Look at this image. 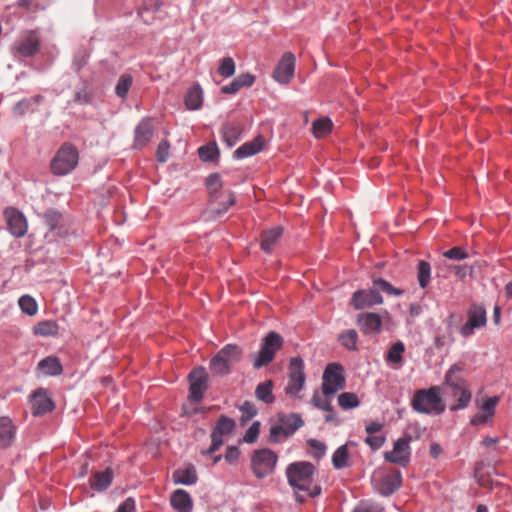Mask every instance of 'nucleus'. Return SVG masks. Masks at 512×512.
<instances>
[{
	"instance_id": "1",
	"label": "nucleus",
	"mask_w": 512,
	"mask_h": 512,
	"mask_svg": "<svg viewBox=\"0 0 512 512\" xmlns=\"http://www.w3.org/2000/svg\"><path fill=\"white\" fill-rule=\"evenodd\" d=\"M314 472V465L306 461L291 463L286 468L288 483L295 490L296 500L300 503L304 502L305 498L298 493L299 491L307 493L310 497L321 494V487L312 484Z\"/></svg>"
},
{
	"instance_id": "2",
	"label": "nucleus",
	"mask_w": 512,
	"mask_h": 512,
	"mask_svg": "<svg viewBox=\"0 0 512 512\" xmlns=\"http://www.w3.org/2000/svg\"><path fill=\"white\" fill-rule=\"evenodd\" d=\"M414 411L421 414L439 415L445 411V403L441 396L439 386H432L428 389H419L414 393L411 400Z\"/></svg>"
},
{
	"instance_id": "3",
	"label": "nucleus",
	"mask_w": 512,
	"mask_h": 512,
	"mask_svg": "<svg viewBox=\"0 0 512 512\" xmlns=\"http://www.w3.org/2000/svg\"><path fill=\"white\" fill-rule=\"evenodd\" d=\"M242 349L235 344L225 345L209 363V369L216 376H225L231 372L232 365L241 360Z\"/></svg>"
},
{
	"instance_id": "4",
	"label": "nucleus",
	"mask_w": 512,
	"mask_h": 512,
	"mask_svg": "<svg viewBox=\"0 0 512 512\" xmlns=\"http://www.w3.org/2000/svg\"><path fill=\"white\" fill-rule=\"evenodd\" d=\"M210 193V206L213 213L223 214L235 203L231 192H221L222 180L219 174H211L206 180Z\"/></svg>"
},
{
	"instance_id": "5",
	"label": "nucleus",
	"mask_w": 512,
	"mask_h": 512,
	"mask_svg": "<svg viewBox=\"0 0 512 512\" xmlns=\"http://www.w3.org/2000/svg\"><path fill=\"white\" fill-rule=\"evenodd\" d=\"M79 161V153L71 143H64L51 160L50 169L54 175L64 176L72 172Z\"/></svg>"
},
{
	"instance_id": "6",
	"label": "nucleus",
	"mask_w": 512,
	"mask_h": 512,
	"mask_svg": "<svg viewBox=\"0 0 512 512\" xmlns=\"http://www.w3.org/2000/svg\"><path fill=\"white\" fill-rule=\"evenodd\" d=\"M284 344L283 337L277 332H269L263 339L260 350L254 355L253 367L260 369L270 364Z\"/></svg>"
},
{
	"instance_id": "7",
	"label": "nucleus",
	"mask_w": 512,
	"mask_h": 512,
	"mask_svg": "<svg viewBox=\"0 0 512 512\" xmlns=\"http://www.w3.org/2000/svg\"><path fill=\"white\" fill-rule=\"evenodd\" d=\"M345 384L343 367L338 363L328 364L322 376L321 389L324 396H333L339 390L344 389Z\"/></svg>"
},
{
	"instance_id": "8",
	"label": "nucleus",
	"mask_w": 512,
	"mask_h": 512,
	"mask_svg": "<svg viewBox=\"0 0 512 512\" xmlns=\"http://www.w3.org/2000/svg\"><path fill=\"white\" fill-rule=\"evenodd\" d=\"M278 457L270 449L256 450L251 458V468L254 475L262 479L273 473Z\"/></svg>"
},
{
	"instance_id": "9",
	"label": "nucleus",
	"mask_w": 512,
	"mask_h": 512,
	"mask_svg": "<svg viewBox=\"0 0 512 512\" xmlns=\"http://www.w3.org/2000/svg\"><path fill=\"white\" fill-rule=\"evenodd\" d=\"M304 361L300 357L290 359L288 383L285 393L292 397H299V392L304 388L306 377L304 373Z\"/></svg>"
},
{
	"instance_id": "10",
	"label": "nucleus",
	"mask_w": 512,
	"mask_h": 512,
	"mask_svg": "<svg viewBox=\"0 0 512 512\" xmlns=\"http://www.w3.org/2000/svg\"><path fill=\"white\" fill-rule=\"evenodd\" d=\"M411 436L405 435L394 442L393 449L385 452L384 458L386 461L405 467L410 462L411 449L410 441Z\"/></svg>"
},
{
	"instance_id": "11",
	"label": "nucleus",
	"mask_w": 512,
	"mask_h": 512,
	"mask_svg": "<svg viewBox=\"0 0 512 512\" xmlns=\"http://www.w3.org/2000/svg\"><path fill=\"white\" fill-rule=\"evenodd\" d=\"M7 229L16 238L24 237L28 231V222L24 214L14 207H7L3 211Z\"/></svg>"
},
{
	"instance_id": "12",
	"label": "nucleus",
	"mask_w": 512,
	"mask_h": 512,
	"mask_svg": "<svg viewBox=\"0 0 512 512\" xmlns=\"http://www.w3.org/2000/svg\"><path fill=\"white\" fill-rule=\"evenodd\" d=\"M14 51L21 57H32L40 49V39L35 30L25 31L14 43Z\"/></svg>"
},
{
	"instance_id": "13",
	"label": "nucleus",
	"mask_w": 512,
	"mask_h": 512,
	"mask_svg": "<svg viewBox=\"0 0 512 512\" xmlns=\"http://www.w3.org/2000/svg\"><path fill=\"white\" fill-rule=\"evenodd\" d=\"M235 425L236 424L233 419L225 415H221L211 434L212 444L205 453L212 454L217 451L223 444V437L231 434Z\"/></svg>"
},
{
	"instance_id": "14",
	"label": "nucleus",
	"mask_w": 512,
	"mask_h": 512,
	"mask_svg": "<svg viewBox=\"0 0 512 512\" xmlns=\"http://www.w3.org/2000/svg\"><path fill=\"white\" fill-rule=\"evenodd\" d=\"M208 376L204 367H198L192 370L189 374L190 382V398L194 402L202 400L205 391L207 390Z\"/></svg>"
},
{
	"instance_id": "15",
	"label": "nucleus",
	"mask_w": 512,
	"mask_h": 512,
	"mask_svg": "<svg viewBox=\"0 0 512 512\" xmlns=\"http://www.w3.org/2000/svg\"><path fill=\"white\" fill-rule=\"evenodd\" d=\"M351 305L356 310H362L365 308H370L375 305H380L383 303V297L380 295L379 291L375 288L367 289V290H358L353 293L351 301Z\"/></svg>"
},
{
	"instance_id": "16",
	"label": "nucleus",
	"mask_w": 512,
	"mask_h": 512,
	"mask_svg": "<svg viewBox=\"0 0 512 512\" xmlns=\"http://www.w3.org/2000/svg\"><path fill=\"white\" fill-rule=\"evenodd\" d=\"M295 57L292 53H285L273 72L274 79L281 84H288L294 75Z\"/></svg>"
},
{
	"instance_id": "17",
	"label": "nucleus",
	"mask_w": 512,
	"mask_h": 512,
	"mask_svg": "<svg viewBox=\"0 0 512 512\" xmlns=\"http://www.w3.org/2000/svg\"><path fill=\"white\" fill-rule=\"evenodd\" d=\"M154 134V126L151 118H143L136 126L134 131V148H144L152 139Z\"/></svg>"
},
{
	"instance_id": "18",
	"label": "nucleus",
	"mask_w": 512,
	"mask_h": 512,
	"mask_svg": "<svg viewBox=\"0 0 512 512\" xmlns=\"http://www.w3.org/2000/svg\"><path fill=\"white\" fill-rule=\"evenodd\" d=\"M356 322L364 334H377L381 331L382 319L377 313H361L357 316Z\"/></svg>"
},
{
	"instance_id": "19",
	"label": "nucleus",
	"mask_w": 512,
	"mask_h": 512,
	"mask_svg": "<svg viewBox=\"0 0 512 512\" xmlns=\"http://www.w3.org/2000/svg\"><path fill=\"white\" fill-rule=\"evenodd\" d=\"M486 324V311L480 306L473 307L468 313V320L461 328V334L465 337L470 336L475 328H480Z\"/></svg>"
},
{
	"instance_id": "20",
	"label": "nucleus",
	"mask_w": 512,
	"mask_h": 512,
	"mask_svg": "<svg viewBox=\"0 0 512 512\" xmlns=\"http://www.w3.org/2000/svg\"><path fill=\"white\" fill-rule=\"evenodd\" d=\"M32 413L41 416L54 408V403L44 389H38L31 395Z\"/></svg>"
},
{
	"instance_id": "21",
	"label": "nucleus",
	"mask_w": 512,
	"mask_h": 512,
	"mask_svg": "<svg viewBox=\"0 0 512 512\" xmlns=\"http://www.w3.org/2000/svg\"><path fill=\"white\" fill-rule=\"evenodd\" d=\"M265 140L263 136H257L254 140L249 141L241 145L234 151V157L236 159H242L245 157L253 156L263 150Z\"/></svg>"
},
{
	"instance_id": "22",
	"label": "nucleus",
	"mask_w": 512,
	"mask_h": 512,
	"mask_svg": "<svg viewBox=\"0 0 512 512\" xmlns=\"http://www.w3.org/2000/svg\"><path fill=\"white\" fill-rule=\"evenodd\" d=\"M16 433V427L11 418L3 416L0 417V448L9 447Z\"/></svg>"
},
{
	"instance_id": "23",
	"label": "nucleus",
	"mask_w": 512,
	"mask_h": 512,
	"mask_svg": "<svg viewBox=\"0 0 512 512\" xmlns=\"http://www.w3.org/2000/svg\"><path fill=\"white\" fill-rule=\"evenodd\" d=\"M170 503L178 512H191L193 507L189 493L182 489H178L172 493Z\"/></svg>"
},
{
	"instance_id": "24",
	"label": "nucleus",
	"mask_w": 512,
	"mask_h": 512,
	"mask_svg": "<svg viewBox=\"0 0 512 512\" xmlns=\"http://www.w3.org/2000/svg\"><path fill=\"white\" fill-rule=\"evenodd\" d=\"M282 233L283 229L280 226L263 231L261 234V249L266 253H270L282 236Z\"/></svg>"
},
{
	"instance_id": "25",
	"label": "nucleus",
	"mask_w": 512,
	"mask_h": 512,
	"mask_svg": "<svg viewBox=\"0 0 512 512\" xmlns=\"http://www.w3.org/2000/svg\"><path fill=\"white\" fill-rule=\"evenodd\" d=\"M113 471L110 468L102 472H96L90 478V486L96 491L106 490L112 483Z\"/></svg>"
},
{
	"instance_id": "26",
	"label": "nucleus",
	"mask_w": 512,
	"mask_h": 512,
	"mask_svg": "<svg viewBox=\"0 0 512 512\" xmlns=\"http://www.w3.org/2000/svg\"><path fill=\"white\" fill-rule=\"evenodd\" d=\"M222 139L228 147H233L239 140L242 128L238 123H227L222 127Z\"/></svg>"
},
{
	"instance_id": "27",
	"label": "nucleus",
	"mask_w": 512,
	"mask_h": 512,
	"mask_svg": "<svg viewBox=\"0 0 512 512\" xmlns=\"http://www.w3.org/2000/svg\"><path fill=\"white\" fill-rule=\"evenodd\" d=\"M401 485V474L399 472L386 475L383 477L379 484V492L382 495L388 496L394 493Z\"/></svg>"
},
{
	"instance_id": "28",
	"label": "nucleus",
	"mask_w": 512,
	"mask_h": 512,
	"mask_svg": "<svg viewBox=\"0 0 512 512\" xmlns=\"http://www.w3.org/2000/svg\"><path fill=\"white\" fill-rule=\"evenodd\" d=\"M202 103L203 91L199 84H195L186 93L185 105L189 110H198Z\"/></svg>"
},
{
	"instance_id": "29",
	"label": "nucleus",
	"mask_w": 512,
	"mask_h": 512,
	"mask_svg": "<svg viewBox=\"0 0 512 512\" xmlns=\"http://www.w3.org/2000/svg\"><path fill=\"white\" fill-rule=\"evenodd\" d=\"M38 368L44 374L56 376L62 373V365L56 357H46L38 363Z\"/></svg>"
},
{
	"instance_id": "30",
	"label": "nucleus",
	"mask_w": 512,
	"mask_h": 512,
	"mask_svg": "<svg viewBox=\"0 0 512 512\" xmlns=\"http://www.w3.org/2000/svg\"><path fill=\"white\" fill-rule=\"evenodd\" d=\"M280 423L285 430V436L294 434L296 430L304 425V421L299 414H290L282 417Z\"/></svg>"
},
{
	"instance_id": "31",
	"label": "nucleus",
	"mask_w": 512,
	"mask_h": 512,
	"mask_svg": "<svg viewBox=\"0 0 512 512\" xmlns=\"http://www.w3.org/2000/svg\"><path fill=\"white\" fill-rule=\"evenodd\" d=\"M59 325L53 320H44L33 327V333L37 336L48 337L57 335Z\"/></svg>"
},
{
	"instance_id": "32",
	"label": "nucleus",
	"mask_w": 512,
	"mask_h": 512,
	"mask_svg": "<svg viewBox=\"0 0 512 512\" xmlns=\"http://www.w3.org/2000/svg\"><path fill=\"white\" fill-rule=\"evenodd\" d=\"M174 481L179 484L191 485L196 483L197 474L193 466L178 469L173 474Z\"/></svg>"
},
{
	"instance_id": "33",
	"label": "nucleus",
	"mask_w": 512,
	"mask_h": 512,
	"mask_svg": "<svg viewBox=\"0 0 512 512\" xmlns=\"http://www.w3.org/2000/svg\"><path fill=\"white\" fill-rule=\"evenodd\" d=\"M351 442H348L342 446H340L332 456V463L335 469H342L349 467L351 465L349 461V453H348V445Z\"/></svg>"
},
{
	"instance_id": "34",
	"label": "nucleus",
	"mask_w": 512,
	"mask_h": 512,
	"mask_svg": "<svg viewBox=\"0 0 512 512\" xmlns=\"http://www.w3.org/2000/svg\"><path fill=\"white\" fill-rule=\"evenodd\" d=\"M338 341L343 347L350 351H356L358 349V334L354 329H348L340 333Z\"/></svg>"
},
{
	"instance_id": "35",
	"label": "nucleus",
	"mask_w": 512,
	"mask_h": 512,
	"mask_svg": "<svg viewBox=\"0 0 512 512\" xmlns=\"http://www.w3.org/2000/svg\"><path fill=\"white\" fill-rule=\"evenodd\" d=\"M332 130V122L329 118L323 117L315 120L312 124V132L316 138L328 135Z\"/></svg>"
},
{
	"instance_id": "36",
	"label": "nucleus",
	"mask_w": 512,
	"mask_h": 512,
	"mask_svg": "<svg viewBox=\"0 0 512 512\" xmlns=\"http://www.w3.org/2000/svg\"><path fill=\"white\" fill-rule=\"evenodd\" d=\"M273 382L271 380H267L263 383L257 385L255 390L256 397L269 404L274 401V397L272 395Z\"/></svg>"
},
{
	"instance_id": "37",
	"label": "nucleus",
	"mask_w": 512,
	"mask_h": 512,
	"mask_svg": "<svg viewBox=\"0 0 512 512\" xmlns=\"http://www.w3.org/2000/svg\"><path fill=\"white\" fill-rule=\"evenodd\" d=\"M431 267L424 260H420L417 265V279L421 288H426L430 283Z\"/></svg>"
},
{
	"instance_id": "38",
	"label": "nucleus",
	"mask_w": 512,
	"mask_h": 512,
	"mask_svg": "<svg viewBox=\"0 0 512 512\" xmlns=\"http://www.w3.org/2000/svg\"><path fill=\"white\" fill-rule=\"evenodd\" d=\"M404 351H405V346L401 341L394 343L390 347V349L386 355V361L388 363H392V364H401L403 361Z\"/></svg>"
},
{
	"instance_id": "39",
	"label": "nucleus",
	"mask_w": 512,
	"mask_h": 512,
	"mask_svg": "<svg viewBox=\"0 0 512 512\" xmlns=\"http://www.w3.org/2000/svg\"><path fill=\"white\" fill-rule=\"evenodd\" d=\"M49 5L48 0H18L17 6L28 11L38 12L45 10Z\"/></svg>"
},
{
	"instance_id": "40",
	"label": "nucleus",
	"mask_w": 512,
	"mask_h": 512,
	"mask_svg": "<svg viewBox=\"0 0 512 512\" xmlns=\"http://www.w3.org/2000/svg\"><path fill=\"white\" fill-rule=\"evenodd\" d=\"M453 395L454 397L457 398L458 403L455 406L451 407V410L464 409L467 407L471 400V393L462 385L456 387L453 390Z\"/></svg>"
},
{
	"instance_id": "41",
	"label": "nucleus",
	"mask_w": 512,
	"mask_h": 512,
	"mask_svg": "<svg viewBox=\"0 0 512 512\" xmlns=\"http://www.w3.org/2000/svg\"><path fill=\"white\" fill-rule=\"evenodd\" d=\"M331 396H324L322 390H316L312 396L311 403L320 410L332 412Z\"/></svg>"
},
{
	"instance_id": "42",
	"label": "nucleus",
	"mask_w": 512,
	"mask_h": 512,
	"mask_svg": "<svg viewBox=\"0 0 512 512\" xmlns=\"http://www.w3.org/2000/svg\"><path fill=\"white\" fill-rule=\"evenodd\" d=\"M338 403L342 409H352L359 406L360 401L355 393L344 392L338 396Z\"/></svg>"
},
{
	"instance_id": "43",
	"label": "nucleus",
	"mask_w": 512,
	"mask_h": 512,
	"mask_svg": "<svg viewBox=\"0 0 512 512\" xmlns=\"http://www.w3.org/2000/svg\"><path fill=\"white\" fill-rule=\"evenodd\" d=\"M133 78L129 74H124L118 80V83L115 87V93L118 97L124 99L126 98L129 89L132 86Z\"/></svg>"
},
{
	"instance_id": "44",
	"label": "nucleus",
	"mask_w": 512,
	"mask_h": 512,
	"mask_svg": "<svg viewBox=\"0 0 512 512\" xmlns=\"http://www.w3.org/2000/svg\"><path fill=\"white\" fill-rule=\"evenodd\" d=\"M198 154L201 160L203 161H213L219 155V149L216 143H210L204 146H201L198 149Z\"/></svg>"
},
{
	"instance_id": "45",
	"label": "nucleus",
	"mask_w": 512,
	"mask_h": 512,
	"mask_svg": "<svg viewBox=\"0 0 512 512\" xmlns=\"http://www.w3.org/2000/svg\"><path fill=\"white\" fill-rule=\"evenodd\" d=\"M462 368L457 364L452 365L445 375V383L449 385L453 390L456 387L462 385L461 379L457 376L461 373Z\"/></svg>"
},
{
	"instance_id": "46",
	"label": "nucleus",
	"mask_w": 512,
	"mask_h": 512,
	"mask_svg": "<svg viewBox=\"0 0 512 512\" xmlns=\"http://www.w3.org/2000/svg\"><path fill=\"white\" fill-rule=\"evenodd\" d=\"M19 306L21 310L29 316L35 315L38 311V305L36 301L29 295L20 297Z\"/></svg>"
},
{
	"instance_id": "47",
	"label": "nucleus",
	"mask_w": 512,
	"mask_h": 512,
	"mask_svg": "<svg viewBox=\"0 0 512 512\" xmlns=\"http://www.w3.org/2000/svg\"><path fill=\"white\" fill-rule=\"evenodd\" d=\"M217 72L224 78H228L235 73V62L231 57L223 58L220 62Z\"/></svg>"
},
{
	"instance_id": "48",
	"label": "nucleus",
	"mask_w": 512,
	"mask_h": 512,
	"mask_svg": "<svg viewBox=\"0 0 512 512\" xmlns=\"http://www.w3.org/2000/svg\"><path fill=\"white\" fill-rule=\"evenodd\" d=\"M373 284L388 295L400 296L403 293L402 290L395 288L392 284L382 278H375L373 280Z\"/></svg>"
},
{
	"instance_id": "49",
	"label": "nucleus",
	"mask_w": 512,
	"mask_h": 512,
	"mask_svg": "<svg viewBox=\"0 0 512 512\" xmlns=\"http://www.w3.org/2000/svg\"><path fill=\"white\" fill-rule=\"evenodd\" d=\"M240 412H241L240 423L242 425H245L248 421H250L257 414L255 405L248 401L244 402L240 406Z\"/></svg>"
},
{
	"instance_id": "50",
	"label": "nucleus",
	"mask_w": 512,
	"mask_h": 512,
	"mask_svg": "<svg viewBox=\"0 0 512 512\" xmlns=\"http://www.w3.org/2000/svg\"><path fill=\"white\" fill-rule=\"evenodd\" d=\"M44 219H45V223L49 227V229L51 231H55L61 225L62 215L55 210H48L44 214Z\"/></svg>"
},
{
	"instance_id": "51",
	"label": "nucleus",
	"mask_w": 512,
	"mask_h": 512,
	"mask_svg": "<svg viewBox=\"0 0 512 512\" xmlns=\"http://www.w3.org/2000/svg\"><path fill=\"white\" fill-rule=\"evenodd\" d=\"M307 444L310 447V454L314 458L320 459L325 455L326 445L323 442L316 440V439H309L307 441Z\"/></svg>"
},
{
	"instance_id": "52",
	"label": "nucleus",
	"mask_w": 512,
	"mask_h": 512,
	"mask_svg": "<svg viewBox=\"0 0 512 512\" xmlns=\"http://www.w3.org/2000/svg\"><path fill=\"white\" fill-rule=\"evenodd\" d=\"M382 511H383V507L380 504L372 502V501H361L353 509V512H382Z\"/></svg>"
},
{
	"instance_id": "53",
	"label": "nucleus",
	"mask_w": 512,
	"mask_h": 512,
	"mask_svg": "<svg viewBox=\"0 0 512 512\" xmlns=\"http://www.w3.org/2000/svg\"><path fill=\"white\" fill-rule=\"evenodd\" d=\"M170 144L166 140H162L156 150V159L160 163H165L169 158Z\"/></svg>"
},
{
	"instance_id": "54",
	"label": "nucleus",
	"mask_w": 512,
	"mask_h": 512,
	"mask_svg": "<svg viewBox=\"0 0 512 512\" xmlns=\"http://www.w3.org/2000/svg\"><path fill=\"white\" fill-rule=\"evenodd\" d=\"M259 432H260V423L254 422L249 427V429L246 431V433L244 435V441L249 444L254 443L259 436Z\"/></svg>"
},
{
	"instance_id": "55",
	"label": "nucleus",
	"mask_w": 512,
	"mask_h": 512,
	"mask_svg": "<svg viewBox=\"0 0 512 512\" xmlns=\"http://www.w3.org/2000/svg\"><path fill=\"white\" fill-rule=\"evenodd\" d=\"M443 256L453 260H463L468 257L467 252L461 247H453L443 253Z\"/></svg>"
},
{
	"instance_id": "56",
	"label": "nucleus",
	"mask_w": 512,
	"mask_h": 512,
	"mask_svg": "<svg viewBox=\"0 0 512 512\" xmlns=\"http://www.w3.org/2000/svg\"><path fill=\"white\" fill-rule=\"evenodd\" d=\"M497 403H498L497 397L488 398L487 400L484 401V403L482 405L483 412L487 413L490 417H492Z\"/></svg>"
},
{
	"instance_id": "57",
	"label": "nucleus",
	"mask_w": 512,
	"mask_h": 512,
	"mask_svg": "<svg viewBox=\"0 0 512 512\" xmlns=\"http://www.w3.org/2000/svg\"><path fill=\"white\" fill-rule=\"evenodd\" d=\"M365 442L374 450L379 449L383 446L385 438L383 436H368Z\"/></svg>"
},
{
	"instance_id": "58",
	"label": "nucleus",
	"mask_w": 512,
	"mask_h": 512,
	"mask_svg": "<svg viewBox=\"0 0 512 512\" xmlns=\"http://www.w3.org/2000/svg\"><path fill=\"white\" fill-rule=\"evenodd\" d=\"M235 80L238 82L241 88L250 87L255 81V77L251 74H241Z\"/></svg>"
},
{
	"instance_id": "59",
	"label": "nucleus",
	"mask_w": 512,
	"mask_h": 512,
	"mask_svg": "<svg viewBox=\"0 0 512 512\" xmlns=\"http://www.w3.org/2000/svg\"><path fill=\"white\" fill-rule=\"evenodd\" d=\"M88 60V54L85 50L78 52L74 57V66L80 70Z\"/></svg>"
},
{
	"instance_id": "60",
	"label": "nucleus",
	"mask_w": 512,
	"mask_h": 512,
	"mask_svg": "<svg viewBox=\"0 0 512 512\" xmlns=\"http://www.w3.org/2000/svg\"><path fill=\"white\" fill-rule=\"evenodd\" d=\"M135 511V501L133 498H127L124 502H122L117 508L116 512H134Z\"/></svg>"
},
{
	"instance_id": "61",
	"label": "nucleus",
	"mask_w": 512,
	"mask_h": 512,
	"mask_svg": "<svg viewBox=\"0 0 512 512\" xmlns=\"http://www.w3.org/2000/svg\"><path fill=\"white\" fill-rule=\"evenodd\" d=\"M281 435L285 436V430L283 429L281 423L270 428V439L272 441L276 442L278 437Z\"/></svg>"
},
{
	"instance_id": "62",
	"label": "nucleus",
	"mask_w": 512,
	"mask_h": 512,
	"mask_svg": "<svg viewBox=\"0 0 512 512\" xmlns=\"http://www.w3.org/2000/svg\"><path fill=\"white\" fill-rule=\"evenodd\" d=\"M241 87L239 86L238 82L234 79L231 83L228 85H225L221 88V91L224 94H235L237 93Z\"/></svg>"
},
{
	"instance_id": "63",
	"label": "nucleus",
	"mask_w": 512,
	"mask_h": 512,
	"mask_svg": "<svg viewBox=\"0 0 512 512\" xmlns=\"http://www.w3.org/2000/svg\"><path fill=\"white\" fill-rule=\"evenodd\" d=\"M240 451L237 447H229L226 450L225 459L232 463L236 461L239 457Z\"/></svg>"
},
{
	"instance_id": "64",
	"label": "nucleus",
	"mask_w": 512,
	"mask_h": 512,
	"mask_svg": "<svg viewBox=\"0 0 512 512\" xmlns=\"http://www.w3.org/2000/svg\"><path fill=\"white\" fill-rule=\"evenodd\" d=\"M451 269L459 279H464L468 273L469 268L467 265H453L451 266Z\"/></svg>"
}]
</instances>
